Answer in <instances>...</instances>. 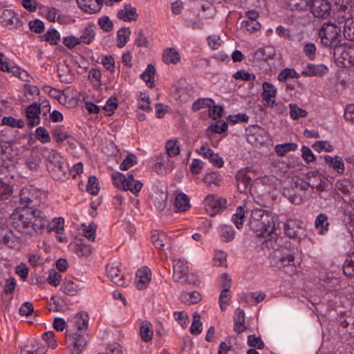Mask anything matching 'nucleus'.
<instances>
[{
  "instance_id": "obj_1",
  "label": "nucleus",
  "mask_w": 354,
  "mask_h": 354,
  "mask_svg": "<svg viewBox=\"0 0 354 354\" xmlns=\"http://www.w3.org/2000/svg\"><path fill=\"white\" fill-rule=\"evenodd\" d=\"M38 202L37 198L28 190H22L19 203L23 209L13 215V226L18 232L37 236L46 230L48 218L44 212L35 207Z\"/></svg>"
},
{
  "instance_id": "obj_2",
  "label": "nucleus",
  "mask_w": 354,
  "mask_h": 354,
  "mask_svg": "<svg viewBox=\"0 0 354 354\" xmlns=\"http://www.w3.org/2000/svg\"><path fill=\"white\" fill-rule=\"evenodd\" d=\"M248 225L258 236H268L274 232L275 228L269 212L261 208L252 210Z\"/></svg>"
},
{
  "instance_id": "obj_3",
  "label": "nucleus",
  "mask_w": 354,
  "mask_h": 354,
  "mask_svg": "<svg viewBox=\"0 0 354 354\" xmlns=\"http://www.w3.org/2000/svg\"><path fill=\"white\" fill-rule=\"evenodd\" d=\"M270 263L272 266L282 270L291 275L296 271L295 257L286 248H281L270 254Z\"/></svg>"
},
{
  "instance_id": "obj_4",
  "label": "nucleus",
  "mask_w": 354,
  "mask_h": 354,
  "mask_svg": "<svg viewBox=\"0 0 354 354\" xmlns=\"http://www.w3.org/2000/svg\"><path fill=\"white\" fill-rule=\"evenodd\" d=\"M47 167L52 177L57 180H64L67 174L68 168L65 165L64 159L60 153L51 150L48 155Z\"/></svg>"
},
{
  "instance_id": "obj_5",
  "label": "nucleus",
  "mask_w": 354,
  "mask_h": 354,
  "mask_svg": "<svg viewBox=\"0 0 354 354\" xmlns=\"http://www.w3.org/2000/svg\"><path fill=\"white\" fill-rule=\"evenodd\" d=\"M322 44L326 47L337 46L341 41V27L333 24H324L319 30Z\"/></svg>"
},
{
  "instance_id": "obj_6",
  "label": "nucleus",
  "mask_w": 354,
  "mask_h": 354,
  "mask_svg": "<svg viewBox=\"0 0 354 354\" xmlns=\"http://www.w3.org/2000/svg\"><path fill=\"white\" fill-rule=\"evenodd\" d=\"M336 19L339 25L343 24V33L344 37L354 41V18L352 17L351 8L342 5L336 12Z\"/></svg>"
},
{
  "instance_id": "obj_7",
  "label": "nucleus",
  "mask_w": 354,
  "mask_h": 354,
  "mask_svg": "<svg viewBox=\"0 0 354 354\" xmlns=\"http://www.w3.org/2000/svg\"><path fill=\"white\" fill-rule=\"evenodd\" d=\"M113 183L118 188L123 190H130L133 194H136L140 192L142 187V183L139 180H136L133 174L129 173L127 176L117 172L112 175Z\"/></svg>"
},
{
  "instance_id": "obj_8",
  "label": "nucleus",
  "mask_w": 354,
  "mask_h": 354,
  "mask_svg": "<svg viewBox=\"0 0 354 354\" xmlns=\"http://www.w3.org/2000/svg\"><path fill=\"white\" fill-rule=\"evenodd\" d=\"M310 183L304 181L295 183L292 189H286L283 194L288 196L290 202L295 205H300L307 198L306 191L308 189Z\"/></svg>"
},
{
  "instance_id": "obj_9",
  "label": "nucleus",
  "mask_w": 354,
  "mask_h": 354,
  "mask_svg": "<svg viewBox=\"0 0 354 354\" xmlns=\"http://www.w3.org/2000/svg\"><path fill=\"white\" fill-rule=\"evenodd\" d=\"M0 24L9 30H22L24 23L11 9H0Z\"/></svg>"
},
{
  "instance_id": "obj_10",
  "label": "nucleus",
  "mask_w": 354,
  "mask_h": 354,
  "mask_svg": "<svg viewBox=\"0 0 354 354\" xmlns=\"http://www.w3.org/2000/svg\"><path fill=\"white\" fill-rule=\"evenodd\" d=\"M204 204L205 210L209 215L214 216L226 208L227 201L221 196L209 194L205 197Z\"/></svg>"
},
{
  "instance_id": "obj_11",
  "label": "nucleus",
  "mask_w": 354,
  "mask_h": 354,
  "mask_svg": "<svg viewBox=\"0 0 354 354\" xmlns=\"http://www.w3.org/2000/svg\"><path fill=\"white\" fill-rule=\"evenodd\" d=\"M107 275L110 280L118 286H128L126 283V276L120 268V264L114 262L109 263L106 268Z\"/></svg>"
},
{
  "instance_id": "obj_12",
  "label": "nucleus",
  "mask_w": 354,
  "mask_h": 354,
  "mask_svg": "<svg viewBox=\"0 0 354 354\" xmlns=\"http://www.w3.org/2000/svg\"><path fill=\"white\" fill-rule=\"evenodd\" d=\"M66 339L69 346H73L74 351L79 353L87 344L88 336L82 332L73 333L71 329H67Z\"/></svg>"
},
{
  "instance_id": "obj_13",
  "label": "nucleus",
  "mask_w": 354,
  "mask_h": 354,
  "mask_svg": "<svg viewBox=\"0 0 354 354\" xmlns=\"http://www.w3.org/2000/svg\"><path fill=\"white\" fill-rule=\"evenodd\" d=\"M285 234L290 239L300 241L304 235V229L301 222L298 220H288L283 226Z\"/></svg>"
},
{
  "instance_id": "obj_14",
  "label": "nucleus",
  "mask_w": 354,
  "mask_h": 354,
  "mask_svg": "<svg viewBox=\"0 0 354 354\" xmlns=\"http://www.w3.org/2000/svg\"><path fill=\"white\" fill-rule=\"evenodd\" d=\"M330 8L328 0H310V9L315 17H328L330 13Z\"/></svg>"
},
{
  "instance_id": "obj_15",
  "label": "nucleus",
  "mask_w": 354,
  "mask_h": 354,
  "mask_svg": "<svg viewBox=\"0 0 354 354\" xmlns=\"http://www.w3.org/2000/svg\"><path fill=\"white\" fill-rule=\"evenodd\" d=\"M155 169L159 174H167L171 171L174 167V162L171 159V157L165 154L160 153L159 156L154 158Z\"/></svg>"
},
{
  "instance_id": "obj_16",
  "label": "nucleus",
  "mask_w": 354,
  "mask_h": 354,
  "mask_svg": "<svg viewBox=\"0 0 354 354\" xmlns=\"http://www.w3.org/2000/svg\"><path fill=\"white\" fill-rule=\"evenodd\" d=\"M173 277L175 281L183 283V280L188 272L187 262L184 259H176L173 261Z\"/></svg>"
},
{
  "instance_id": "obj_17",
  "label": "nucleus",
  "mask_w": 354,
  "mask_h": 354,
  "mask_svg": "<svg viewBox=\"0 0 354 354\" xmlns=\"http://www.w3.org/2000/svg\"><path fill=\"white\" fill-rule=\"evenodd\" d=\"M151 281V271L147 266L139 268L134 279V284L136 288H147Z\"/></svg>"
},
{
  "instance_id": "obj_18",
  "label": "nucleus",
  "mask_w": 354,
  "mask_h": 354,
  "mask_svg": "<svg viewBox=\"0 0 354 354\" xmlns=\"http://www.w3.org/2000/svg\"><path fill=\"white\" fill-rule=\"evenodd\" d=\"M89 317L87 313L80 312L71 317L68 322L71 326L77 329L78 331L86 330L88 325Z\"/></svg>"
},
{
  "instance_id": "obj_19",
  "label": "nucleus",
  "mask_w": 354,
  "mask_h": 354,
  "mask_svg": "<svg viewBox=\"0 0 354 354\" xmlns=\"http://www.w3.org/2000/svg\"><path fill=\"white\" fill-rule=\"evenodd\" d=\"M27 124L30 127H35L40 123L39 114L41 113L40 106L37 103H33L26 108Z\"/></svg>"
},
{
  "instance_id": "obj_20",
  "label": "nucleus",
  "mask_w": 354,
  "mask_h": 354,
  "mask_svg": "<svg viewBox=\"0 0 354 354\" xmlns=\"http://www.w3.org/2000/svg\"><path fill=\"white\" fill-rule=\"evenodd\" d=\"M117 17L124 21H136L138 17L136 8L131 4H125L124 7L119 10Z\"/></svg>"
},
{
  "instance_id": "obj_21",
  "label": "nucleus",
  "mask_w": 354,
  "mask_h": 354,
  "mask_svg": "<svg viewBox=\"0 0 354 354\" xmlns=\"http://www.w3.org/2000/svg\"><path fill=\"white\" fill-rule=\"evenodd\" d=\"M151 240L153 245L160 250H164L165 247L169 245L170 243L166 234L158 230L151 232Z\"/></svg>"
},
{
  "instance_id": "obj_22",
  "label": "nucleus",
  "mask_w": 354,
  "mask_h": 354,
  "mask_svg": "<svg viewBox=\"0 0 354 354\" xmlns=\"http://www.w3.org/2000/svg\"><path fill=\"white\" fill-rule=\"evenodd\" d=\"M324 162L330 167H332L339 174H342L344 172L345 167L342 158L339 156L332 157L329 155L324 156Z\"/></svg>"
},
{
  "instance_id": "obj_23",
  "label": "nucleus",
  "mask_w": 354,
  "mask_h": 354,
  "mask_svg": "<svg viewBox=\"0 0 354 354\" xmlns=\"http://www.w3.org/2000/svg\"><path fill=\"white\" fill-rule=\"evenodd\" d=\"M236 185L238 190L244 193L248 191L251 185L252 179L245 171H239L236 175Z\"/></svg>"
},
{
  "instance_id": "obj_24",
  "label": "nucleus",
  "mask_w": 354,
  "mask_h": 354,
  "mask_svg": "<svg viewBox=\"0 0 354 354\" xmlns=\"http://www.w3.org/2000/svg\"><path fill=\"white\" fill-rule=\"evenodd\" d=\"M328 68L324 64L315 65L313 64H308L306 69L303 71V75L306 76H320L328 72Z\"/></svg>"
},
{
  "instance_id": "obj_25",
  "label": "nucleus",
  "mask_w": 354,
  "mask_h": 354,
  "mask_svg": "<svg viewBox=\"0 0 354 354\" xmlns=\"http://www.w3.org/2000/svg\"><path fill=\"white\" fill-rule=\"evenodd\" d=\"M1 241L10 248H17L20 246V239L15 235L11 230H8L2 235Z\"/></svg>"
},
{
  "instance_id": "obj_26",
  "label": "nucleus",
  "mask_w": 354,
  "mask_h": 354,
  "mask_svg": "<svg viewBox=\"0 0 354 354\" xmlns=\"http://www.w3.org/2000/svg\"><path fill=\"white\" fill-rule=\"evenodd\" d=\"M262 88L263 92L261 93V97L264 101L267 102L268 104H270L271 98H275L277 89L272 84L268 82L263 83Z\"/></svg>"
},
{
  "instance_id": "obj_27",
  "label": "nucleus",
  "mask_w": 354,
  "mask_h": 354,
  "mask_svg": "<svg viewBox=\"0 0 354 354\" xmlns=\"http://www.w3.org/2000/svg\"><path fill=\"white\" fill-rule=\"evenodd\" d=\"M180 59V54L174 48H167L163 51L162 60L165 64H176Z\"/></svg>"
},
{
  "instance_id": "obj_28",
  "label": "nucleus",
  "mask_w": 354,
  "mask_h": 354,
  "mask_svg": "<svg viewBox=\"0 0 354 354\" xmlns=\"http://www.w3.org/2000/svg\"><path fill=\"white\" fill-rule=\"evenodd\" d=\"M175 207L176 212H186L190 207L189 197L185 194H179L176 196Z\"/></svg>"
},
{
  "instance_id": "obj_29",
  "label": "nucleus",
  "mask_w": 354,
  "mask_h": 354,
  "mask_svg": "<svg viewBox=\"0 0 354 354\" xmlns=\"http://www.w3.org/2000/svg\"><path fill=\"white\" fill-rule=\"evenodd\" d=\"M64 220L62 217L54 218L50 222L48 221L46 229L48 232H55L57 234H62L64 231Z\"/></svg>"
},
{
  "instance_id": "obj_30",
  "label": "nucleus",
  "mask_w": 354,
  "mask_h": 354,
  "mask_svg": "<svg viewBox=\"0 0 354 354\" xmlns=\"http://www.w3.org/2000/svg\"><path fill=\"white\" fill-rule=\"evenodd\" d=\"M201 298L200 292L196 290L189 292H184L180 296L181 301L189 305L198 303Z\"/></svg>"
},
{
  "instance_id": "obj_31",
  "label": "nucleus",
  "mask_w": 354,
  "mask_h": 354,
  "mask_svg": "<svg viewBox=\"0 0 354 354\" xmlns=\"http://www.w3.org/2000/svg\"><path fill=\"white\" fill-rule=\"evenodd\" d=\"M155 71L154 66L152 64H149L145 71L140 75L141 79L145 81L147 85L150 88H153L155 86Z\"/></svg>"
},
{
  "instance_id": "obj_32",
  "label": "nucleus",
  "mask_w": 354,
  "mask_h": 354,
  "mask_svg": "<svg viewBox=\"0 0 354 354\" xmlns=\"http://www.w3.org/2000/svg\"><path fill=\"white\" fill-rule=\"evenodd\" d=\"M315 227L319 230V234H324L328 231L329 223L328 216L325 214H319L315 219Z\"/></svg>"
},
{
  "instance_id": "obj_33",
  "label": "nucleus",
  "mask_w": 354,
  "mask_h": 354,
  "mask_svg": "<svg viewBox=\"0 0 354 354\" xmlns=\"http://www.w3.org/2000/svg\"><path fill=\"white\" fill-rule=\"evenodd\" d=\"M0 125L21 129L24 127L25 122L22 119H15L12 116H5L0 120Z\"/></svg>"
},
{
  "instance_id": "obj_34",
  "label": "nucleus",
  "mask_w": 354,
  "mask_h": 354,
  "mask_svg": "<svg viewBox=\"0 0 354 354\" xmlns=\"http://www.w3.org/2000/svg\"><path fill=\"white\" fill-rule=\"evenodd\" d=\"M95 31L93 28V26L89 25L86 26L84 30H82V32L79 38L80 44H91L94 38H95Z\"/></svg>"
},
{
  "instance_id": "obj_35",
  "label": "nucleus",
  "mask_w": 354,
  "mask_h": 354,
  "mask_svg": "<svg viewBox=\"0 0 354 354\" xmlns=\"http://www.w3.org/2000/svg\"><path fill=\"white\" fill-rule=\"evenodd\" d=\"M52 136L57 143L63 142L70 137V134L64 126H57L55 127L52 131Z\"/></svg>"
},
{
  "instance_id": "obj_36",
  "label": "nucleus",
  "mask_w": 354,
  "mask_h": 354,
  "mask_svg": "<svg viewBox=\"0 0 354 354\" xmlns=\"http://www.w3.org/2000/svg\"><path fill=\"white\" fill-rule=\"evenodd\" d=\"M166 155L176 156L180 153V144L177 140H169L165 144Z\"/></svg>"
},
{
  "instance_id": "obj_37",
  "label": "nucleus",
  "mask_w": 354,
  "mask_h": 354,
  "mask_svg": "<svg viewBox=\"0 0 354 354\" xmlns=\"http://www.w3.org/2000/svg\"><path fill=\"white\" fill-rule=\"evenodd\" d=\"M131 30L129 28H121L117 32V46L122 48L129 39Z\"/></svg>"
},
{
  "instance_id": "obj_38",
  "label": "nucleus",
  "mask_w": 354,
  "mask_h": 354,
  "mask_svg": "<svg viewBox=\"0 0 354 354\" xmlns=\"http://www.w3.org/2000/svg\"><path fill=\"white\" fill-rule=\"evenodd\" d=\"M152 326L149 322H144L140 328V335L142 339L145 342H149L152 339L153 330Z\"/></svg>"
},
{
  "instance_id": "obj_39",
  "label": "nucleus",
  "mask_w": 354,
  "mask_h": 354,
  "mask_svg": "<svg viewBox=\"0 0 354 354\" xmlns=\"http://www.w3.org/2000/svg\"><path fill=\"white\" fill-rule=\"evenodd\" d=\"M64 295H57L51 297L50 300L53 301L54 304H58L56 299H62V301L66 304L70 302L71 300L68 299V297H75L78 294V289H64L63 291Z\"/></svg>"
},
{
  "instance_id": "obj_40",
  "label": "nucleus",
  "mask_w": 354,
  "mask_h": 354,
  "mask_svg": "<svg viewBox=\"0 0 354 354\" xmlns=\"http://www.w3.org/2000/svg\"><path fill=\"white\" fill-rule=\"evenodd\" d=\"M232 299V292L230 289H223L219 296V305L221 310L224 311L230 304Z\"/></svg>"
},
{
  "instance_id": "obj_41",
  "label": "nucleus",
  "mask_w": 354,
  "mask_h": 354,
  "mask_svg": "<svg viewBox=\"0 0 354 354\" xmlns=\"http://www.w3.org/2000/svg\"><path fill=\"white\" fill-rule=\"evenodd\" d=\"M254 132L252 134H250L248 136V140L252 144H261L265 142L264 138L262 136V133H265V131L259 127H254L253 129Z\"/></svg>"
},
{
  "instance_id": "obj_42",
  "label": "nucleus",
  "mask_w": 354,
  "mask_h": 354,
  "mask_svg": "<svg viewBox=\"0 0 354 354\" xmlns=\"http://www.w3.org/2000/svg\"><path fill=\"white\" fill-rule=\"evenodd\" d=\"M297 149V145L292 142L277 145L274 148L277 154L281 157L290 151H295Z\"/></svg>"
},
{
  "instance_id": "obj_43",
  "label": "nucleus",
  "mask_w": 354,
  "mask_h": 354,
  "mask_svg": "<svg viewBox=\"0 0 354 354\" xmlns=\"http://www.w3.org/2000/svg\"><path fill=\"white\" fill-rule=\"evenodd\" d=\"M289 108L290 116L294 120L307 116V111L301 108H299L296 104L290 103L289 104Z\"/></svg>"
},
{
  "instance_id": "obj_44",
  "label": "nucleus",
  "mask_w": 354,
  "mask_h": 354,
  "mask_svg": "<svg viewBox=\"0 0 354 354\" xmlns=\"http://www.w3.org/2000/svg\"><path fill=\"white\" fill-rule=\"evenodd\" d=\"M245 218V211L243 207L239 206L236 208V213L232 216V221L238 229L243 226Z\"/></svg>"
},
{
  "instance_id": "obj_45",
  "label": "nucleus",
  "mask_w": 354,
  "mask_h": 354,
  "mask_svg": "<svg viewBox=\"0 0 354 354\" xmlns=\"http://www.w3.org/2000/svg\"><path fill=\"white\" fill-rule=\"evenodd\" d=\"M43 37L51 45H56L60 41V34L55 29L48 30Z\"/></svg>"
},
{
  "instance_id": "obj_46",
  "label": "nucleus",
  "mask_w": 354,
  "mask_h": 354,
  "mask_svg": "<svg viewBox=\"0 0 354 354\" xmlns=\"http://www.w3.org/2000/svg\"><path fill=\"white\" fill-rule=\"evenodd\" d=\"M290 10H304L308 6V0H286Z\"/></svg>"
},
{
  "instance_id": "obj_47",
  "label": "nucleus",
  "mask_w": 354,
  "mask_h": 354,
  "mask_svg": "<svg viewBox=\"0 0 354 354\" xmlns=\"http://www.w3.org/2000/svg\"><path fill=\"white\" fill-rule=\"evenodd\" d=\"M12 194V186L0 178V201L8 199Z\"/></svg>"
},
{
  "instance_id": "obj_48",
  "label": "nucleus",
  "mask_w": 354,
  "mask_h": 354,
  "mask_svg": "<svg viewBox=\"0 0 354 354\" xmlns=\"http://www.w3.org/2000/svg\"><path fill=\"white\" fill-rule=\"evenodd\" d=\"M220 236L223 241L229 242L234 237V230L232 226L223 225L221 227Z\"/></svg>"
},
{
  "instance_id": "obj_49",
  "label": "nucleus",
  "mask_w": 354,
  "mask_h": 354,
  "mask_svg": "<svg viewBox=\"0 0 354 354\" xmlns=\"http://www.w3.org/2000/svg\"><path fill=\"white\" fill-rule=\"evenodd\" d=\"M193 322L190 326V332L193 335H199L202 332V323L200 321L201 316L198 313H194L193 315Z\"/></svg>"
},
{
  "instance_id": "obj_50",
  "label": "nucleus",
  "mask_w": 354,
  "mask_h": 354,
  "mask_svg": "<svg viewBox=\"0 0 354 354\" xmlns=\"http://www.w3.org/2000/svg\"><path fill=\"white\" fill-rule=\"evenodd\" d=\"M74 250L76 254L80 257H88L91 252L90 246L82 242L75 243Z\"/></svg>"
},
{
  "instance_id": "obj_51",
  "label": "nucleus",
  "mask_w": 354,
  "mask_h": 354,
  "mask_svg": "<svg viewBox=\"0 0 354 354\" xmlns=\"http://www.w3.org/2000/svg\"><path fill=\"white\" fill-rule=\"evenodd\" d=\"M184 25L186 28L194 30H200L204 27V24L201 19L191 18H186L184 21Z\"/></svg>"
},
{
  "instance_id": "obj_52",
  "label": "nucleus",
  "mask_w": 354,
  "mask_h": 354,
  "mask_svg": "<svg viewBox=\"0 0 354 354\" xmlns=\"http://www.w3.org/2000/svg\"><path fill=\"white\" fill-rule=\"evenodd\" d=\"M35 137L41 143H47L50 141L48 131L43 127H39L36 129Z\"/></svg>"
},
{
  "instance_id": "obj_53",
  "label": "nucleus",
  "mask_w": 354,
  "mask_h": 354,
  "mask_svg": "<svg viewBox=\"0 0 354 354\" xmlns=\"http://www.w3.org/2000/svg\"><path fill=\"white\" fill-rule=\"evenodd\" d=\"M118 106V99L115 97H111L103 106V109L106 113V115L110 116L114 113Z\"/></svg>"
},
{
  "instance_id": "obj_54",
  "label": "nucleus",
  "mask_w": 354,
  "mask_h": 354,
  "mask_svg": "<svg viewBox=\"0 0 354 354\" xmlns=\"http://www.w3.org/2000/svg\"><path fill=\"white\" fill-rule=\"evenodd\" d=\"M262 248L264 250H273L272 252H275L277 250H281V248H284L283 247L280 246L279 244L277 243V239L274 237H272L264 241L262 243Z\"/></svg>"
},
{
  "instance_id": "obj_55",
  "label": "nucleus",
  "mask_w": 354,
  "mask_h": 354,
  "mask_svg": "<svg viewBox=\"0 0 354 354\" xmlns=\"http://www.w3.org/2000/svg\"><path fill=\"white\" fill-rule=\"evenodd\" d=\"M299 75L293 68H286L283 69L278 75V80L280 82H285L287 79L290 77L298 78Z\"/></svg>"
},
{
  "instance_id": "obj_56",
  "label": "nucleus",
  "mask_w": 354,
  "mask_h": 354,
  "mask_svg": "<svg viewBox=\"0 0 354 354\" xmlns=\"http://www.w3.org/2000/svg\"><path fill=\"white\" fill-rule=\"evenodd\" d=\"M233 77L235 80H241L247 82H253L256 79L255 75L250 73L244 70H240L236 71Z\"/></svg>"
},
{
  "instance_id": "obj_57",
  "label": "nucleus",
  "mask_w": 354,
  "mask_h": 354,
  "mask_svg": "<svg viewBox=\"0 0 354 354\" xmlns=\"http://www.w3.org/2000/svg\"><path fill=\"white\" fill-rule=\"evenodd\" d=\"M248 345L250 347L262 349L264 348V343L260 337H257L255 335H250L248 336Z\"/></svg>"
},
{
  "instance_id": "obj_58",
  "label": "nucleus",
  "mask_w": 354,
  "mask_h": 354,
  "mask_svg": "<svg viewBox=\"0 0 354 354\" xmlns=\"http://www.w3.org/2000/svg\"><path fill=\"white\" fill-rule=\"evenodd\" d=\"M312 147L315 151L318 152H321L323 150L327 152H331L333 151L334 149L330 144L328 143L327 141L324 140L315 142Z\"/></svg>"
},
{
  "instance_id": "obj_59",
  "label": "nucleus",
  "mask_w": 354,
  "mask_h": 354,
  "mask_svg": "<svg viewBox=\"0 0 354 354\" xmlns=\"http://www.w3.org/2000/svg\"><path fill=\"white\" fill-rule=\"evenodd\" d=\"M98 25L105 32H110L113 30V24L112 21L107 16H103L98 19Z\"/></svg>"
},
{
  "instance_id": "obj_60",
  "label": "nucleus",
  "mask_w": 354,
  "mask_h": 354,
  "mask_svg": "<svg viewBox=\"0 0 354 354\" xmlns=\"http://www.w3.org/2000/svg\"><path fill=\"white\" fill-rule=\"evenodd\" d=\"M214 264L216 266H225L227 263V254L221 251H216L214 257Z\"/></svg>"
},
{
  "instance_id": "obj_61",
  "label": "nucleus",
  "mask_w": 354,
  "mask_h": 354,
  "mask_svg": "<svg viewBox=\"0 0 354 354\" xmlns=\"http://www.w3.org/2000/svg\"><path fill=\"white\" fill-rule=\"evenodd\" d=\"M88 192L93 195H96L99 192V187L97 183V178L95 176H91L88 178V184L86 186Z\"/></svg>"
},
{
  "instance_id": "obj_62",
  "label": "nucleus",
  "mask_w": 354,
  "mask_h": 354,
  "mask_svg": "<svg viewBox=\"0 0 354 354\" xmlns=\"http://www.w3.org/2000/svg\"><path fill=\"white\" fill-rule=\"evenodd\" d=\"M62 42L66 47L70 49H72L80 44L79 38L74 35H69L64 37Z\"/></svg>"
},
{
  "instance_id": "obj_63",
  "label": "nucleus",
  "mask_w": 354,
  "mask_h": 354,
  "mask_svg": "<svg viewBox=\"0 0 354 354\" xmlns=\"http://www.w3.org/2000/svg\"><path fill=\"white\" fill-rule=\"evenodd\" d=\"M227 129V124L224 121L218 120L215 124H212L209 127V130L212 133H221L225 132Z\"/></svg>"
},
{
  "instance_id": "obj_64",
  "label": "nucleus",
  "mask_w": 354,
  "mask_h": 354,
  "mask_svg": "<svg viewBox=\"0 0 354 354\" xmlns=\"http://www.w3.org/2000/svg\"><path fill=\"white\" fill-rule=\"evenodd\" d=\"M342 58L348 64H354V47H348L342 53Z\"/></svg>"
}]
</instances>
